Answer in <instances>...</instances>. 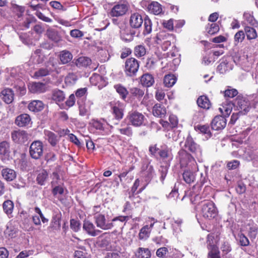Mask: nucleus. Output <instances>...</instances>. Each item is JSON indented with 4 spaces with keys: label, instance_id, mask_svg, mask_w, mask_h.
Listing matches in <instances>:
<instances>
[{
    "label": "nucleus",
    "instance_id": "1",
    "mask_svg": "<svg viewBox=\"0 0 258 258\" xmlns=\"http://www.w3.org/2000/svg\"><path fill=\"white\" fill-rule=\"evenodd\" d=\"M144 21V30L143 33L144 34H149L152 32V23L151 20L146 16L144 19L139 13L133 14L130 18V23L131 26L133 28H140Z\"/></svg>",
    "mask_w": 258,
    "mask_h": 258
},
{
    "label": "nucleus",
    "instance_id": "2",
    "mask_svg": "<svg viewBox=\"0 0 258 258\" xmlns=\"http://www.w3.org/2000/svg\"><path fill=\"white\" fill-rule=\"evenodd\" d=\"M126 216H119L112 219L111 221L106 220L105 215L103 214H97L94 215V219L95 223L97 227L104 230H107L111 229L113 226V222L119 221L120 222H124L126 220Z\"/></svg>",
    "mask_w": 258,
    "mask_h": 258
},
{
    "label": "nucleus",
    "instance_id": "3",
    "mask_svg": "<svg viewBox=\"0 0 258 258\" xmlns=\"http://www.w3.org/2000/svg\"><path fill=\"white\" fill-rule=\"evenodd\" d=\"M178 156L181 168L187 167V168L191 169L192 170H197V165L195 160L185 150H180L178 152Z\"/></svg>",
    "mask_w": 258,
    "mask_h": 258
},
{
    "label": "nucleus",
    "instance_id": "4",
    "mask_svg": "<svg viewBox=\"0 0 258 258\" xmlns=\"http://www.w3.org/2000/svg\"><path fill=\"white\" fill-rule=\"evenodd\" d=\"M240 115H246L252 109L251 102L245 97L238 95L234 103Z\"/></svg>",
    "mask_w": 258,
    "mask_h": 258
},
{
    "label": "nucleus",
    "instance_id": "5",
    "mask_svg": "<svg viewBox=\"0 0 258 258\" xmlns=\"http://www.w3.org/2000/svg\"><path fill=\"white\" fill-rule=\"evenodd\" d=\"M201 214L205 218L212 219L217 215V209L214 203L210 201H204L201 203Z\"/></svg>",
    "mask_w": 258,
    "mask_h": 258
},
{
    "label": "nucleus",
    "instance_id": "6",
    "mask_svg": "<svg viewBox=\"0 0 258 258\" xmlns=\"http://www.w3.org/2000/svg\"><path fill=\"white\" fill-rule=\"evenodd\" d=\"M185 148L191 152L196 157L200 160L202 156V151L199 145L197 144L190 135H188L185 141Z\"/></svg>",
    "mask_w": 258,
    "mask_h": 258
},
{
    "label": "nucleus",
    "instance_id": "7",
    "mask_svg": "<svg viewBox=\"0 0 258 258\" xmlns=\"http://www.w3.org/2000/svg\"><path fill=\"white\" fill-rule=\"evenodd\" d=\"M139 68V62L136 58L131 57L126 60L124 66V72L126 76L129 77L136 76Z\"/></svg>",
    "mask_w": 258,
    "mask_h": 258
},
{
    "label": "nucleus",
    "instance_id": "8",
    "mask_svg": "<svg viewBox=\"0 0 258 258\" xmlns=\"http://www.w3.org/2000/svg\"><path fill=\"white\" fill-rule=\"evenodd\" d=\"M44 146L42 142L35 141L33 142L29 147V154L31 158L39 159L43 155Z\"/></svg>",
    "mask_w": 258,
    "mask_h": 258
},
{
    "label": "nucleus",
    "instance_id": "9",
    "mask_svg": "<svg viewBox=\"0 0 258 258\" xmlns=\"http://www.w3.org/2000/svg\"><path fill=\"white\" fill-rule=\"evenodd\" d=\"M129 122L135 126H140L143 124L145 119L144 115L138 111L130 112L127 115Z\"/></svg>",
    "mask_w": 258,
    "mask_h": 258
},
{
    "label": "nucleus",
    "instance_id": "10",
    "mask_svg": "<svg viewBox=\"0 0 258 258\" xmlns=\"http://www.w3.org/2000/svg\"><path fill=\"white\" fill-rule=\"evenodd\" d=\"M226 125V119L222 115L216 116L211 122V127L215 131L223 130Z\"/></svg>",
    "mask_w": 258,
    "mask_h": 258
},
{
    "label": "nucleus",
    "instance_id": "11",
    "mask_svg": "<svg viewBox=\"0 0 258 258\" xmlns=\"http://www.w3.org/2000/svg\"><path fill=\"white\" fill-rule=\"evenodd\" d=\"M230 59L229 57H223L220 59V63L217 67V71L220 74H224L232 69L233 65L230 61Z\"/></svg>",
    "mask_w": 258,
    "mask_h": 258
},
{
    "label": "nucleus",
    "instance_id": "12",
    "mask_svg": "<svg viewBox=\"0 0 258 258\" xmlns=\"http://www.w3.org/2000/svg\"><path fill=\"white\" fill-rule=\"evenodd\" d=\"M220 233L219 231L209 234L207 237V248L209 249L218 248L216 243L219 240Z\"/></svg>",
    "mask_w": 258,
    "mask_h": 258
},
{
    "label": "nucleus",
    "instance_id": "13",
    "mask_svg": "<svg viewBox=\"0 0 258 258\" xmlns=\"http://www.w3.org/2000/svg\"><path fill=\"white\" fill-rule=\"evenodd\" d=\"M128 10L126 5L118 4L115 5L111 10L110 15L112 17H119L124 15Z\"/></svg>",
    "mask_w": 258,
    "mask_h": 258
},
{
    "label": "nucleus",
    "instance_id": "14",
    "mask_svg": "<svg viewBox=\"0 0 258 258\" xmlns=\"http://www.w3.org/2000/svg\"><path fill=\"white\" fill-rule=\"evenodd\" d=\"M29 91L33 93H41L46 91L45 84L40 82H33L28 85Z\"/></svg>",
    "mask_w": 258,
    "mask_h": 258
},
{
    "label": "nucleus",
    "instance_id": "15",
    "mask_svg": "<svg viewBox=\"0 0 258 258\" xmlns=\"http://www.w3.org/2000/svg\"><path fill=\"white\" fill-rule=\"evenodd\" d=\"M83 228L89 235L92 236H96L101 233V231L96 229L94 225L89 221L84 222Z\"/></svg>",
    "mask_w": 258,
    "mask_h": 258
},
{
    "label": "nucleus",
    "instance_id": "16",
    "mask_svg": "<svg viewBox=\"0 0 258 258\" xmlns=\"http://www.w3.org/2000/svg\"><path fill=\"white\" fill-rule=\"evenodd\" d=\"M45 139L52 147H55L59 141V137L54 133L45 130L44 132Z\"/></svg>",
    "mask_w": 258,
    "mask_h": 258
},
{
    "label": "nucleus",
    "instance_id": "17",
    "mask_svg": "<svg viewBox=\"0 0 258 258\" xmlns=\"http://www.w3.org/2000/svg\"><path fill=\"white\" fill-rule=\"evenodd\" d=\"M47 37L55 43H57L62 40V37L60 33L55 29L49 28L46 31Z\"/></svg>",
    "mask_w": 258,
    "mask_h": 258
},
{
    "label": "nucleus",
    "instance_id": "18",
    "mask_svg": "<svg viewBox=\"0 0 258 258\" xmlns=\"http://www.w3.org/2000/svg\"><path fill=\"white\" fill-rule=\"evenodd\" d=\"M30 121L31 118L28 114H22L16 117L15 122L18 126L22 127L28 125Z\"/></svg>",
    "mask_w": 258,
    "mask_h": 258
},
{
    "label": "nucleus",
    "instance_id": "19",
    "mask_svg": "<svg viewBox=\"0 0 258 258\" xmlns=\"http://www.w3.org/2000/svg\"><path fill=\"white\" fill-rule=\"evenodd\" d=\"M3 100L7 104L11 103L14 99V93L11 89H5L1 92Z\"/></svg>",
    "mask_w": 258,
    "mask_h": 258
},
{
    "label": "nucleus",
    "instance_id": "20",
    "mask_svg": "<svg viewBox=\"0 0 258 258\" xmlns=\"http://www.w3.org/2000/svg\"><path fill=\"white\" fill-rule=\"evenodd\" d=\"M140 82L143 86L149 87L154 83V79L152 75L146 73L142 76Z\"/></svg>",
    "mask_w": 258,
    "mask_h": 258
},
{
    "label": "nucleus",
    "instance_id": "21",
    "mask_svg": "<svg viewBox=\"0 0 258 258\" xmlns=\"http://www.w3.org/2000/svg\"><path fill=\"white\" fill-rule=\"evenodd\" d=\"M2 175L3 177L8 181H12L16 177V172L14 170L8 168L3 169Z\"/></svg>",
    "mask_w": 258,
    "mask_h": 258
},
{
    "label": "nucleus",
    "instance_id": "22",
    "mask_svg": "<svg viewBox=\"0 0 258 258\" xmlns=\"http://www.w3.org/2000/svg\"><path fill=\"white\" fill-rule=\"evenodd\" d=\"M14 208V203L9 200L5 201L3 204L4 212L9 218L13 217L12 213Z\"/></svg>",
    "mask_w": 258,
    "mask_h": 258
},
{
    "label": "nucleus",
    "instance_id": "23",
    "mask_svg": "<svg viewBox=\"0 0 258 258\" xmlns=\"http://www.w3.org/2000/svg\"><path fill=\"white\" fill-rule=\"evenodd\" d=\"M196 170H192L191 169H188L185 170L183 174V178L185 182L187 183H190L194 181L196 178L195 172Z\"/></svg>",
    "mask_w": 258,
    "mask_h": 258
},
{
    "label": "nucleus",
    "instance_id": "24",
    "mask_svg": "<svg viewBox=\"0 0 258 258\" xmlns=\"http://www.w3.org/2000/svg\"><path fill=\"white\" fill-rule=\"evenodd\" d=\"M147 8L149 12L154 15H159L162 11L161 5L156 2H153L149 4Z\"/></svg>",
    "mask_w": 258,
    "mask_h": 258
},
{
    "label": "nucleus",
    "instance_id": "25",
    "mask_svg": "<svg viewBox=\"0 0 258 258\" xmlns=\"http://www.w3.org/2000/svg\"><path fill=\"white\" fill-rule=\"evenodd\" d=\"M166 113V109L160 104H155L153 108V114L154 116L162 117Z\"/></svg>",
    "mask_w": 258,
    "mask_h": 258
},
{
    "label": "nucleus",
    "instance_id": "26",
    "mask_svg": "<svg viewBox=\"0 0 258 258\" xmlns=\"http://www.w3.org/2000/svg\"><path fill=\"white\" fill-rule=\"evenodd\" d=\"M28 107L31 111L38 112L43 108V103L39 100H34L29 104Z\"/></svg>",
    "mask_w": 258,
    "mask_h": 258
},
{
    "label": "nucleus",
    "instance_id": "27",
    "mask_svg": "<svg viewBox=\"0 0 258 258\" xmlns=\"http://www.w3.org/2000/svg\"><path fill=\"white\" fill-rule=\"evenodd\" d=\"M73 55L68 50H64L60 52L59 59L62 64H66L72 59Z\"/></svg>",
    "mask_w": 258,
    "mask_h": 258
},
{
    "label": "nucleus",
    "instance_id": "28",
    "mask_svg": "<svg viewBox=\"0 0 258 258\" xmlns=\"http://www.w3.org/2000/svg\"><path fill=\"white\" fill-rule=\"evenodd\" d=\"M197 102L198 106L204 109H209L211 106L210 102L206 96L203 95L199 97Z\"/></svg>",
    "mask_w": 258,
    "mask_h": 258
},
{
    "label": "nucleus",
    "instance_id": "29",
    "mask_svg": "<svg viewBox=\"0 0 258 258\" xmlns=\"http://www.w3.org/2000/svg\"><path fill=\"white\" fill-rule=\"evenodd\" d=\"M75 64L79 68L87 67L91 64V60L85 56H81L75 60Z\"/></svg>",
    "mask_w": 258,
    "mask_h": 258
},
{
    "label": "nucleus",
    "instance_id": "30",
    "mask_svg": "<svg viewBox=\"0 0 258 258\" xmlns=\"http://www.w3.org/2000/svg\"><path fill=\"white\" fill-rule=\"evenodd\" d=\"M176 82V78L174 75L169 74L164 77V84L166 87H172Z\"/></svg>",
    "mask_w": 258,
    "mask_h": 258
},
{
    "label": "nucleus",
    "instance_id": "31",
    "mask_svg": "<svg viewBox=\"0 0 258 258\" xmlns=\"http://www.w3.org/2000/svg\"><path fill=\"white\" fill-rule=\"evenodd\" d=\"M65 98L63 92L59 90H54L52 92V99L57 102L62 101Z\"/></svg>",
    "mask_w": 258,
    "mask_h": 258
},
{
    "label": "nucleus",
    "instance_id": "32",
    "mask_svg": "<svg viewBox=\"0 0 258 258\" xmlns=\"http://www.w3.org/2000/svg\"><path fill=\"white\" fill-rule=\"evenodd\" d=\"M244 31L247 39L251 40L256 38L257 33L253 28L246 26L244 28Z\"/></svg>",
    "mask_w": 258,
    "mask_h": 258
},
{
    "label": "nucleus",
    "instance_id": "33",
    "mask_svg": "<svg viewBox=\"0 0 258 258\" xmlns=\"http://www.w3.org/2000/svg\"><path fill=\"white\" fill-rule=\"evenodd\" d=\"M137 256L139 258H150L151 254L148 248L139 247L137 251Z\"/></svg>",
    "mask_w": 258,
    "mask_h": 258
},
{
    "label": "nucleus",
    "instance_id": "34",
    "mask_svg": "<svg viewBox=\"0 0 258 258\" xmlns=\"http://www.w3.org/2000/svg\"><path fill=\"white\" fill-rule=\"evenodd\" d=\"M10 153L9 144L6 141L0 143V155L8 156Z\"/></svg>",
    "mask_w": 258,
    "mask_h": 258
},
{
    "label": "nucleus",
    "instance_id": "35",
    "mask_svg": "<svg viewBox=\"0 0 258 258\" xmlns=\"http://www.w3.org/2000/svg\"><path fill=\"white\" fill-rule=\"evenodd\" d=\"M48 178V173L45 170H42L38 174L36 181L37 183L41 185H44Z\"/></svg>",
    "mask_w": 258,
    "mask_h": 258
},
{
    "label": "nucleus",
    "instance_id": "36",
    "mask_svg": "<svg viewBox=\"0 0 258 258\" xmlns=\"http://www.w3.org/2000/svg\"><path fill=\"white\" fill-rule=\"evenodd\" d=\"M114 88L116 89L117 92L120 95L122 99H125L126 98L128 92L124 87L121 85L118 84L115 85Z\"/></svg>",
    "mask_w": 258,
    "mask_h": 258
},
{
    "label": "nucleus",
    "instance_id": "37",
    "mask_svg": "<svg viewBox=\"0 0 258 258\" xmlns=\"http://www.w3.org/2000/svg\"><path fill=\"white\" fill-rule=\"evenodd\" d=\"M150 232L151 231L148 229V225L143 227L139 234V239L141 240L147 239L150 236Z\"/></svg>",
    "mask_w": 258,
    "mask_h": 258
},
{
    "label": "nucleus",
    "instance_id": "38",
    "mask_svg": "<svg viewBox=\"0 0 258 258\" xmlns=\"http://www.w3.org/2000/svg\"><path fill=\"white\" fill-rule=\"evenodd\" d=\"M18 230L14 227L11 224H9L7 226V229L5 231L6 235L8 236L10 238L15 237L16 234Z\"/></svg>",
    "mask_w": 258,
    "mask_h": 258
},
{
    "label": "nucleus",
    "instance_id": "39",
    "mask_svg": "<svg viewBox=\"0 0 258 258\" xmlns=\"http://www.w3.org/2000/svg\"><path fill=\"white\" fill-rule=\"evenodd\" d=\"M131 94L138 99H141L144 95V90L137 87H134L130 89Z\"/></svg>",
    "mask_w": 258,
    "mask_h": 258
},
{
    "label": "nucleus",
    "instance_id": "40",
    "mask_svg": "<svg viewBox=\"0 0 258 258\" xmlns=\"http://www.w3.org/2000/svg\"><path fill=\"white\" fill-rule=\"evenodd\" d=\"M12 9L13 11L16 13L18 18H20L23 15L25 11L24 7L20 6L16 4H12Z\"/></svg>",
    "mask_w": 258,
    "mask_h": 258
},
{
    "label": "nucleus",
    "instance_id": "41",
    "mask_svg": "<svg viewBox=\"0 0 258 258\" xmlns=\"http://www.w3.org/2000/svg\"><path fill=\"white\" fill-rule=\"evenodd\" d=\"M112 113L116 120H119L122 118L123 116V110L117 106H113L112 108Z\"/></svg>",
    "mask_w": 258,
    "mask_h": 258
},
{
    "label": "nucleus",
    "instance_id": "42",
    "mask_svg": "<svg viewBox=\"0 0 258 258\" xmlns=\"http://www.w3.org/2000/svg\"><path fill=\"white\" fill-rule=\"evenodd\" d=\"M134 53L136 56L142 57L146 54V50L144 46L139 45L135 47Z\"/></svg>",
    "mask_w": 258,
    "mask_h": 258
},
{
    "label": "nucleus",
    "instance_id": "43",
    "mask_svg": "<svg viewBox=\"0 0 258 258\" xmlns=\"http://www.w3.org/2000/svg\"><path fill=\"white\" fill-rule=\"evenodd\" d=\"M50 71L46 68H41L36 71L34 74V76L36 79H39L41 77L46 76L49 74Z\"/></svg>",
    "mask_w": 258,
    "mask_h": 258
},
{
    "label": "nucleus",
    "instance_id": "44",
    "mask_svg": "<svg viewBox=\"0 0 258 258\" xmlns=\"http://www.w3.org/2000/svg\"><path fill=\"white\" fill-rule=\"evenodd\" d=\"M243 18L245 21L251 25H254L256 23V21L252 13L250 12H244L243 14Z\"/></svg>",
    "mask_w": 258,
    "mask_h": 258
},
{
    "label": "nucleus",
    "instance_id": "45",
    "mask_svg": "<svg viewBox=\"0 0 258 258\" xmlns=\"http://www.w3.org/2000/svg\"><path fill=\"white\" fill-rule=\"evenodd\" d=\"M245 38V33L242 30L238 31L234 35V40L235 45L242 42Z\"/></svg>",
    "mask_w": 258,
    "mask_h": 258
},
{
    "label": "nucleus",
    "instance_id": "46",
    "mask_svg": "<svg viewBox=\"0 0 258 258\" xmlns=\"http://www.w3.org/2000/svg\"><path fill=\"white\" fill-rule=\"evenodd\" d=\"M158 154L163 160H169L171 159L170 156V152L167 149L160 150Z\"/></svg>",
    "mask_w": 258,
    "mask_h": 258
},
{
    "label": "nucleus",
    "instance_id": "47",
    "mask_svg": "<svg viewBox=\"0 0 258 258\" xmlns=\"http://www.w3.org/2000/svg\"><path fill=\"white\" fill-rule=\"evenodd\" d=\"M208 258H221L219 248L209 249Z\"/></svg>",
    "mask_w": 258,
    "mask_h": 258
},
{
    "label": "nucleus",
    "instance_id": "48",
    "mask_svg": "<svg viewBox=\"0 0 258 258\" xmlns=\"http://www.w3.org/2000/svg\"><path fill=\"white\" fill-rule=\"evenodd\" d=\"M224 93L225 97L233 98L238 94V91L235 89H230L226 90Z\"/></svg>",
    "mask_w": 258,
    "mask_h": 258
},
{
    "label": "nucleus",
    "instance_id": "49",
    "mask_svg": "<svg viewBox=\"0 0 258 258\" xmlns=\"http://www.w3.org/2000/svg\"><path fill=\"white\" fill-rule=\"evenodd\" d=\"M220 248L222 251L225 254H227L231 250V247L227 241H223L221 244Z\"/></svg>",
    "mask_w": 258,
    "mask_h": 258
},
{
    "label": "nucleus",
    "instance_id": "50",
    "mask_svg": "<svg viewBox=\"0 0 258 258\" xmlns=\"http://www.w3.org/2000/svg\"><path fill=\"white\" fill-rule=\"evenodd\" d=\"M105 258H121V253L117 250H112L108 252L105 256Z\"/></svg>",
    "mask_w": 258,
    "mask_h": 258
},
{
    "label": "nucleus",
    "instance_id": "51",
    "mask_svg": "<svg viewBox=\"0 0 258 258\" xmlns=\"http://www.w3.org/2000/svg\"><path fill=\"white\" fill-rule=\"evenodd\" d=\"M92 126L96 130H103L104 123L100 120H93L91 122Z\"/></svg>",
    "mask_w": 258,
    "mask_h": 258
},
{
    "label": "nucleus",
    "instance_id": "52",
    "mask_svg": "<svg viewBox=\"0 0 258 258\" xmlns=\"http://www.w3.org/2000/svg\"><path fill=\"white\" fill-rule=\"evenodd\" d=\"M26 133L24 131L17 132L15 134H12V138L14 140H16L17 139L20 140L21 138H26Z\"/></svg>",
    "mask_w": 258,
    "mask_h": 258
},
{
    "label": "nucleus",
    "instance_id": "53",
    "mask_svg": "<svg viewBox=\"0 0 258 258\" xmlns=\"http://www.w3.org/2000/svg\"><path fill=\"white\" fill-rule=\"evenodd\" d=\"M70 226L75 232H78L80 229V223L78 221L72 219L70 221Z\"/></svg>",
    "mask_w": 258,
    "mask_h": 258
},
{
    "label": "nucleus",
    "instance_id": "54",
    "mask_svg": "<svg viewBox=\"0 0 258 258\" xmlns=\"http://www.w3.org/2000/svg\"><path fill=\"white\" fill-rule=\"evenodd\" d=\"M180 134V132L179 131H174L171 130L168 133V136L169 138H171L173 141H177L179 138V136Z\"/></svg>",
    "mask_w": 258,
    "mask_h": 258
},
{
    "label": "nucleus",
    "instance_id": "55",
    "mask_svg": "<svg viewBox=\"0 0 258 258\" xmlns=\"http://www.w3.org/2000/svg\"><path fill=\"white\" fill-rule=\"evenodd\" d=\"M257 233V227L256 225H252L249 227L248 235L250 237L255 238Z\"/></svg>",
    "mask_w": 258,
    "mask_h": 258
},
{
    "label": "nucleus",
    "instance_id": "56",
    "mask_svg": "<svg viewBox=\"0 0 258 258\" xmlns=\"http://www.w3.org/2000/svg\"><path fill=\"white\" fill-rule=\"evenodd\" d=\"M168 252L167 248L162 247L158 248L156 251V255L159 257H165L166 254Z\"/></svg>",
    "mask_w": 258,
    "mask_h": 258
},
{
    "label": "nucleus",
    "instance_id": "57",
    "mask_svg": "<svg viewBox=\"0 0 258 258\" xmlns=\"http://www.w3.org/2000/svg\"><path fill=\"white\" fill-rule=\"evenodd\" d=\"M120 133L127 136H131L132 135V130L131 127L127 125L125 127L120 128L118 129Z\"/></svg>",
    "mask_w": 258,
    "mask_h": 258
},
{
    "label": "nucleus",
    "instance_id": "58",
    "mask_svg": "<svg viewBox=\"0 0 258 258\" xmlns=\"http://www.w3.org/2000/svg\"><path fill=\"white\" fill-rule=\"evenodd\" d=\"M240 162L236 160H232L228 162L227 167L229 170H233L236 169L239 165Z\"/></svg>",
    "mask_w": 258,
    "mask_h": 258
},
{
    "label": "nucleus",
    "instance_id": "59",
    "mask_svg": "<svg viewBox=\"0 0 258 258\" xmlns=\"http://www.w3.org/2000/svg\"><path fill=\"white\" fill-rule=\"evenodd\" d=\"M239 242L241 246H246L249 245V240L243 234H239Z\"/></svg>",
    "mask_w": 258,
    "mask_h": 258
},
{
    "label": "nucleus",
    "instance_id": "60",
    "mask_svg": "<svg viewBox=\"0 0 258 258\" xmlns=\"http://www.w3.org/2000/svg\"><path fill=\"white\" fill-rule=\"evenodd\" d=\"M219 111L222 114V116H229L232 110V108L231 106H223L222 107H220L219 108Z\"/></svg>",
    "mask_w": 258,
    "mask_h": 258
},
{
    "label": "nucleus",
    "instance_id": "61",
    "mask_svg": "<svg viewBox=\"0 0 258 258\" xmlns=\"http://www.w3.org/2000/svg\"><path fill=\"white\" fill-rule=\"evenodd\" d=\"M51 226L55 229L59 228L60 226V218L57 216L53 217L51 222Z\"/></svg>",
    "mask_w": 258,
    "mask_h": 258
},
{
    "label": "nucleus",
    "instance_id": "62",
    "mask_svg": "<svg viewBox=\"0 0 258 258\" xmlns=\"http://www.w3.org/2000/svg\"><path fill=\"white\" fill-rule=\"evenodd\" d=\"M219 30V25L216 23L212 24L210 26L208 33L211 35H214L217 33Z\"/></svg>",
    "mask_w": 258,
    "mask_h": 258
},
{
    "label": "nucleus",
    "instance_id": "63",
    "mask_svg": "<svg viewBox=\"0 0 258 258\" xmlns=\"http://www.w3.org/2000/svg\"><path fill=\"white\" fill-rule=\"evenodd\" d=\"M102 77L98 74H93L90 78L91 83L94 85H97L99 81L101 80Z\"/></svg>",
    "mask_w": 258,
    "mask_h": 258
},
{
    "label": "nucleus",
    "instance_id": "64",
    "mask_svg": "<svg viewBox=\"0 0 258 258\" xmlns=\"http://www.w3.org/2000/svg\"><path fill=\"white\" fill-rule=\"evenodd\" d=\"M169 120L171 128H174L177 126L178 124V119L175 115H170L169 117Z\"/></svg>",
    "mask_w": 258,
    "mask_h": 258
}]
</instances>
